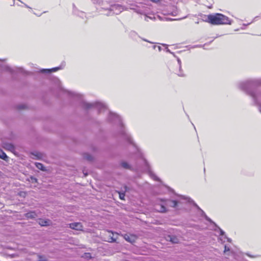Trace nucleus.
Masks as SVG:
<instances>
[{
    "label": "nucleus",
    "instance_id": "f257e3e1",
    "mask_svg": "<svg viewBox=\"0 0 261 261\" xmlns=\"http://www.w3.org/2000/svg\"><path fill=\"white\" fill-rule=\"evenodd\" d=\"M261 84V80L256 79L248 80L239 83V88L250 95L253 98L254 103L258 105L259 112L261 113V93H257L252 91L251 88Z\"/></svg>",
    "mask_w": 261,
    "mask_h": 261
},
{
    "label": "nucleus",
    "instance_id": "f03ea898",
    "mask_svg": "<svg viewBox=\"0 0 261 261\" xmlns=\"http://www.w3.org/2000/svg\"><path fill=\"white\" fill-rule=\"evenodd\" d=\"M109 120L118 123L120 127V133L124 139L127 140L129 143L133 144L130 136L126 132L124 127L123 126L120 117L116 114L112 113L111 112H109Z\"/></svg>",
    "mask_w": 261,
    "mask_h": 261
},
{
    "label": "nucleus",
    "instance_id": "7ed1b4c3",
    "mask_svg": "<svg viewBox=\"0 0 261 261\" xmlns=\"http://www.w3.org/2000/svg\"><path fill=\"white\" fill-rule=\"evenodd\" d=\"M207 21L214 25L230 24L231 23V20L228 17L220 13L208 15Z\"/></svg>",
    "mask_w": 261,
    "mask_h": 261
},
{
    "label": "nucleus",
    "instance_id": "20e7f679",
    "mask_svg": "<svg viewBox=\"0 0 261 261\" xmlns=\"http://www.w3.org/2000/svg\"><path fill=\"white\" fill-rule=\"evenodd\" d=\"M83 105L85 109H87L92 107H95L97 109L99 112H101L102 110L105 111L107 109L106 106L104 103L100 102H96L92 103L83 102Z\"/></svg>",
    "mask_w": 261,
    "mask_h": 261
},
{
    "label": "nucleus",
    "instance_id": "39448f33",
    "mask_svg": "<svg viewBox=\"0 0 261 261\" xmlns=\"http://www.w3.org/2000/svg\"><path fill=\"white\" fill-rule=\"evenodd\" d=\"M2 62L0 61V66L1 67L2 70L3 71H8L11 73H13L14 72H22L23 70L21 68H15L14 69H12L11 67H9L7 65L3 64L2 65Z\"/></svg>",
    "mask_w": 261,
    "mask_h": 261
},
{
    "label": "nucleus",
    "instance_id": "423d86ee",
    "mask_svg": "<svg viewBox=\"0 0 261 261\" xmlns=\"http://www.w3.org/2000/svg\"><path fill=\"white\" fill-rule=\"evenodd\" d=\"M122 8L121 6L118 5H114L111 6V7L107 10L108 12L106 14L107 15H111L114 14H118L121 12Z\"/></svg>",
    "mask_w": 261,
    "mask_h": 261
},
{
    "label": "nucleus",
    "instance_id": "0eeeda50",
    "mask_svg": "<svg viewBox=\"0 0 261 261\" xmlns=\"http://www.w3.org/2000/svg\"><path fill=\"white\" fill-rule=\"evenodd\" d=\"M122 8L121 6L118 5H114L111 6V7L107 10L108 12L106 14L107 15H111L114 14H118L121 12Z\"/></svg>",
    "mask_w": 261,
    "mask_h": 261
},
{
    "label": "nucleus",
    "instance_id": "6e6552de",
    "mask_svg": "<svg viewBox=\"0 0 261 261\" xmlns=\"http://www.w3.org/2000/svg\"><path fill=\"white\" fill-rule=\"evenodd\" d=\"M165 238L167 241H170L172 244H177L179 243L180 241V238L179 237L173 234L168 235Z\"/></svg>",
    "mask_w": 261,
    "mask_h": 261
},
{
    "label": "nucleus",
    "instance_id": "1a4fd4ad",
    "mask_svg": "<svg viewBox=\"0 0 261 261\" xmlns=\"http://www.w3.org/2000/svg\"><path fill=\"white\" fill-rule=\"evenodd\" d=\"M69 227L76 230H82L83 228L82 224L80 222H74L69 224Z\"/></svg>",
    "mask_w": 261,
    "mask_h": 261
},
{
    "label": "nucleus",
    "instance_id": "9d476101",
    "mask_svg": "<svg viewBox=\"0 0 261 261\" xmlns=\"http://www.w3.org/2000/svg\"><path fill=\"white\" fill-rule=\"evenodd\" d=\"M115 235L117 236V233H114L111 231H108L106 233V236H108L107 241L109 242H116L117 238H115Z\"/></svg>",
    "mask_w": 261,
    "mask_h": 261
},
{
    "label": "nucleus",
    "instance_id": "9b49d317",
    "mask_svg": "<svg viewBox=\"0 0 261 261\" xmlns=\"http://www.w3.org/2000/svg\"><path fill=\"white\" fill-rule=\"evenodd\" d=\"M124 238L127 242L132 243L135 242L137 238L135 235L125 234L124 236Z\"/></svg>",
    "mask_w": 261,
    "mask_h": 261
},
{
    "label": "nucleus",
    "instance_id": "f8f14e48",
    "mask_svg": "<svg viewBox=\"0 0 261 261\" xmlns=\"http://www.w3.org/2000/svg\"><path fill=\"white\" fill-rule=\"evenodd\" d=\"M194 205H195L196 207H197V208H198V210H199V211H200V213H201V214H200L201 216L204 217L205 219L207 221H209L210 222H211V223H213V224H214L216 225L215 223H214V222H213V221H212V220L210 218H208V217L206 215V214H205V213H204V212L202 210H201V209L199 207V206H198L196 204L194 203Z\"/></svg>",
    "mask_w": 261,
    "mask_h": 261
},
{
    "label": "nucleus",
    "instance_id": "ddd939ff",
    "mask_svg": "<svg viewBox=\"0 0 261 261\" xmlns=\"http://www.w3.org/2000/svg\"><path fill=\"white\" fill-rule=\"evenodd\" d=\"M60 69H61V68L60 67H55V68H53L51 69H42L41 70V72L42 73H50L51 72L57 71H58V70H59Z\"/></svg>",
    "mask_w": 261,
    "mask_h": 261
},
{
    "label": "nucleus",
    "instance_id": "4468645a",
    "mask_svg": "<svg viewBox=\"0 0 261 261\" xmlns=\"http://www.w3.org/2000/svg\"><path fill=\"white\" fill-rule=\"evenodd\" d=\"M155 210L159 212L164 213L166 212V208L165 206L162 204L161 205H156L155 206Z\"/></svg>",
    "mask_w": 261,
    "mask_h": 261
},
{
    "label": "nucleus",
    "instance_id": "2eb2a0df",
    "mask_svg": "<svg viewBox=\"0 0 261 261\" xmlns=\"http://www.w3.org/2000/svg\"><path fill=\"white\" fill-rule=\"evenodd\" d=\"M25 216L28 219H33L36 218L37 215L35 212H30L25 214Z\"/></svg>",
    "mask_w": 261,
    "mask_h": 261
},
{
    "label": "nucleus",
    "instance_id": "dca6fc26",
    "mask_svg": "<svg viewBox=\"0 0 261 261\" xmlns=\"http://www.w3.org/2000/svg\"><path fill=\"white\" fill-rule=\"evenodd\" d=\"M4 147L6 149H7L12 152H13L15 150L14 146L11 143H5L4 144Z\"/></svg>",
    "mask_w": 261,
    "mask_h": 261
},
{
    "label": "nucleus",
    "instance_id": "f3484780",
    "mask_svg": "<svg viewBox=\"0 0 261 261\" xmlns=\"http://www.w3.org/2000/svg\"><path fill=\"white\" fill-rule=\"evenodd\" d=\"M121 166L124 168V169H130L131 170L132 169V167L131 166L126 162L125 161H124V162H122L121 163Z\"/></svg>",
    "mask_w": 261,
    "mask_h": 261
},
{
    "label": "nucleus",
    "instance_id": "a211bd4d",
    "mask_svg": "<svg viewBox=\"0 0 261 261\" xmlns=\"http://www.w3.org/2000/svg\"><path fill=\"white\" fill-rule=\"evenodd\" d=\"M39 223L40 225L44 226H48L50 224V221L49 220H40Z\"/></svg>",
    "mask_w": 261,
    "mask_h": 261
},
{
    "label": "nucleus",
    "instance_id": "6ab92c4d",
    "mask_svg": "<svg viewBox=\"0 0 261 261\" xmlns=\"http://www.w3.org/2000/svg\"><path fill=\"white\" fill-rule=\"evenodd\" d=\"M177 62H178V65H179V73H178L177 74L179 76H184V74L181 71V62L179 58H177Z\"/></svg>",
    "mask_w": 261,
    "mask_h": 261
},
{
    "label": "nucleus",
    "instance_id": "aec40b11",
    "mask_svg": "<svg viewBox=\"0 0 261 261\" xmlns=\"http://www.w3.org/2000/svg\"><path fill=\"white\" fill-rule=\"evenodd\" d=\"M67 92H68V94L71 95V96L77 97L79 99L82 98V96L79 94H77V93H75L74 92H69V91H68Z\"/></svg>",
    "mask_w": 261,
    "mask_h": 261
},
{
    "label": "nucleus",
    "instance_id": "412c9836",
    "mask_svg": "<svg viewBox=\"0 0 261 261\" xmlns=\"http://www.w3.org/2000/svg\"><path fill=\"white\" fill-rule=\"evenodd\" d=\"M35 165H36V167L38 169H40V170H41L42 171H45V167L43 166L42 164L40 163H36L35 164Z\"/></svg>",
    "mask_w": 261,
    "mask_h": 261
},
{
    "label": "nucleus",
    "instance_id": "4be33fe9",
    "mask_svg": "<svg viewBox=\"0 0 261 261\" xmlns=\"http://www.w3.org/2000/svg\"><path fill=\"white\" fill-rule=\"evenodd\" d=\"M0 158L4 160H6V159H8L6 154L2 150H0Z\"/></svg>",
    "mask_w": 261,
    "mask_h": 261
},
{
    "label": "nucleus",
    "instance_id": "5701e85b",
    "mask_svg": "<svg viewBox=\"0 0 261 261\" xmlns=\"http://www.w3.org/2000/svg\"><path fill=\"white\" fill-rule=\"evenodd\" d=\"M38 260V261H47V259L44 256L37 255Z\"/></svg>",
    "mask_w": 261,
    "mask_h": 261
},
{
    "label": "nucleus",
    "instance_id": "b1692460",
    "mask_svg": "<svg viewBox=\"0 0 261 261\" xmlns=\"http://www.w3.org/2000/svg\"><path fill=\"white\" fill-rule=\"evenodd\" d=\"M149 175L154 180H156V181L159 180L158 177L152 172H150Z\"/></svg>",
    "mask_w": 261,
    "mask_h": 261
},
{
    "label": "nucleus",
    "instance_id": "393cba45",
    "mask_svg": "<svg viewBox=\"0 0 261 261\" xmlns=\"http://www.w3.org/2000/svg\"><path fill=\"white\" fill-rule=\"evenodd\" d=\"M170 202H171V204H170L171 206L173 207H176L177 204V201L176 200H171V201H170Z\"/></svg>",
    "mask_w": 261,
    "mask_h": 261
},
{
    "label": "nucleus",
    "instance_id": "a878e982",
    "mask_svg": "<svg viewBox=\"0 0 261 261\" xmlns=\"http://www.w3.org/2000/svg\"><path fill=\"white\" fill-rule=\"evenodd\" d=\"M125 197L124 193H119V197L121 199H124Z\"/></svg>",
    "mask_w": 261,
    "mask_h": 261
},
{
    "label": "nucleus",
    "instance_id": "bb28decb",
    "mask_svg": "<svg viewBox=\"0 0 261 261\" xmlns=\"http://www.w3.org/2000/svg\"><path fill=\"white\" fill-rule=\"evenodd\" d=\"M218 228L219 229V231H220V235L221 236H224V231L222 230L221 229H220L219 227H218Z\"/></svg>",
    "mask_w": 261,
    "mask_h": 261
},
{
    "label": "nucleus",
    "instance_id": "cd10ccee",
    "mask_svg": "<svg viewBox=\"0 0 261 261\" xmlns=\"http://www.w3.org/2000/svg\"><path fill=\"white\" fill-rule=\"evenodd\" d=\"M85 158L88 161H91L92 160V157L90 155H87Z\"/></svg>",
    "mask_w": 261,
    "mask_h": 261
},
{
    "label": "nucleus",
    "instance_id": "c85d7f7f",
    "mask_svg": "<svg viewBox=\"0 0 261 261\" xmlns=\"http://www.w3.org/2000/svg\"><path fill=\"white\" fill-rule=\"evenodd\" d=\"M229 250H230L229 248L228 247H227L226 245H225L224 247V252L226 253V252L229 251Z\"/></svg>",
    "mask_w": 261,
    "mask_h": 261
},
{
    "label": "nucleus",
    "instance_id": "c756f323",
    "mask_svg": "<svg viewBox=\"0 0 261 261\" xmlns=\"http://www.w3.org/2000/svg\"><path fill=\"white\" fill-rule=\"evenodd\" d=\"M153 48H154V49H156L157 48L159 51H160L161 50V49H162L161 46H156V45H154Z\"/></svg>",
    "mask_w": 261,
    "mask_h": 261
},
{
    "label": "nucleus",
    "instance_id": "7c9ffc66",
    "mask_svg": "<svg viewBox=\"0 0 261 261\" xmlns=\"http://www.w3.org/2000/svg\"><path fill=\"white\" fill-rule=\"evenodd\" d=\"M141 156L142 158V160L144 162V163L146 165H147V161H146V160L145 159H144V158L142 156V155L141 154Z\"/></svg>",
    "mask_w": 261,
    "mask_h": 261
},
{
    "label": "nucleus",
    "instance_id": "2f4dec72",
    "mask_svg": "<svg viewBox=\"0 0 261 261\" xmlns=\"http://www.w3.org/2000/svg\"><path fill=\"white\" fill-rule=\"evenodd\" d=\"M148 19H152V18L151 17H149V16H145V20L148 21Z\"/></svg>",
    "mask_w": 261,
    "mask_h": 261
},
{
    "label": "nucleus",
    "instance_id": "473e14b6",
    "mask_svg": "<svg viewBox=\"0 0 261 261\" xmlns=\"http://www.w3.org/2000/svg\"><path fill=\"white\" fill-rule=\"evenodd\" d=\"M224 238L226 239L228 242L230 243L231 242V240L229 238H227L226 236H224Z\"/></svg>",
    "mask_w": 261,
    "mask_h": 261
},
{
    "label": "nucleus",
    "instance_id": "72a5a7b5",
    "mask_svg": "<svg viewBox=\"0 0 261 261\" xmlns=\"http://www.w3.org/2000/svg\"><path fill=\"white\" fill-rule=\"evenodd\" d=\"M32 182H37V179L36 178L32 177Z\"/></svg>",
    "mask_w": 261,
    "mask_h": 261
},
{
    "label": "nucleus",
    "instance_id": "f704fd0d",
    "mask_svg": "<svg viewBox=\"0 0 261 261\" xmlns=\"http://www.w3.org/2000/svg\"><path fill=\"white\" fill-rule=\"evenodd\" d=\"M166 51L170 53L173 55V53L172 52H171L168 48H166Z\"/></svg>",
    "mask_w": 261,
    "mask_h": 261
},
{
    "label": "nucleus",
    "instance_id": "c9c22d12",
    "mask_svg": "<svg viewBox=\"0 0 261 261\" xmlns=\"http://www.w3.org/2000/svg\"><path fill=\"white\" fill-rule=\"evenodd\" d=\"M166 20H173V19L169 18H165Z\"/></svg>",
    "mask_w": 261,
    "mask_h": 261
},
{
    "label": "nucleus",
    "instance_id": "e433bc0d",
    "mask_svg": "<svg viewBox=\"0 0 261 261\" xmlns=\"http://www.w3.org/2000/svg\"><path fill=\"white\" fill-rule=\"evenodd\" d=\"M150 1L155 2V3H157V2H159L160 0H150Z\"/></svg>",
    "mask_w": 261,
    "mask_h": 261
},
{
    "label": "nucleus",
    "instance_id": "4c0bfd02",
    "mask_svg": "<svg viewBox=\"0 0 261 261\" xmlns=\"http://www.w3.org/2000/svg\"><path fill=\"white\" fill-rule=\"evenodd\" d=\"M15 5V1H13V3L11 5V6H14Z\"/></svg>",
    "mask_w": 261,
    "mask_h": 261
},
{
    "label": "nucleus",
    "instance_id": "58836bf2",
    "mask_svg": "<svg viewBox=\"0 0 261 261\" xmlns=\"http://www.w3.org/2000/svg\"><path fill=\"white\" fill-rule=\"evenodd\" d=\"M24 6L27 8H29V7L27 5H26V4H24Z\"/></svg>",
    "mask_w": 261,
    "mask_h": 261
},
{
    "label": "nucleus",
    "instance_id": "ea45409f",
    "mask_svg": "<svg viewBox=\"0 0 261 261\" xmlns=\"http://www.w3.org/2000/svg\"><path fill=\"white\" fill-rule=\"evenodd\" d=\"M15 0H13V1H14ZM18 1H19L21 3H23L22 2H21L20 0H18Z\"/></svg>",
    "mask_w": 261,
    "mask_h": 261
},
{
    "label": "nucleus",
    "instance_id": "a19ab883",
    "mask_svg": "<svg viewBox=\"0 0 261 261\" xmlns=\"http://www.w3.org/2000/svg\"><path fill=\"white\" fill-rule=\"evenodd\" d=\"M16 5H17L18 6H20V4H16Z\"/></svg>",
    "mask_w": 261,
    "mask_h": 261
},
{
    "label": "nucleus",
    "instance_id": "79ce46f5",
    "mask_svg": "<svg viewBox=\"0 0 261 261\" xmlns=\"http://www.w3.org/2000/svg\"><path fill=\"white\" fill-rule=\"evenodd\" d=\"M124 188L125 189V191H126L127 187H125Z\"/></svg>",
    "mask_w": 261,
    "mask_h": 261
},
{
    "label": "nucleus",
    "instance_id": "37998d69",
    "mask_svg": "<svg viewBox=\"0 0 261 261\" xmlns=\"http://www.w3.org/2000/svg\"><path fill=\"white\" fill-rule=\"evenodd\" d=\"M89 255V253H87V254H86V256H88V255Z\"/></svg>",
    "mask_w": 261,
    "mask_h": 261
},
{
    "label": "nucleus",
    "instance_id": "c03bdc74",
    "mask_svg": "<svg viewBox=\"0 0 261 261\" xmlns=\"http://www.w3.org/2000/svg\"><path fill=\"white\" fill-rule=\"evenodd\" d=\"M220 240L222 241V239L221 238H220Z\"/></svg>",
    "mask_w": 261,
    "mask_h": 261
}]
</instances>
